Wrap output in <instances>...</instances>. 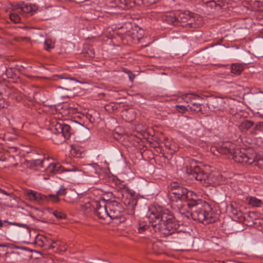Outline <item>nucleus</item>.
Here are the masks:
<instances>
[{
	"instance_id": "1",
	"label": "nucleus",
	"mask_w": 263,
	"mask_h": 263,
	"mask_svg": "<svg viewBox=\"0 0 263 263\" xmlns=\"http://www.w3.org/2000/svg\"><path fill=\"white\" fill-rule=\"evenodd\" d=\"M146 217L154 231L165 236L174 233L179 228V224L172 213L161 206H151Z\"/></svg>"
},
{
	"instance_id": "2",
	"label": "nucleus",
	"mask_w": 263,
	"mask_h": 263,
	"mask_svg": "<svg viewBox=\"0 0 263 263\" xmlns=\"http://www.w3.org/2000/svg\"><path fill=\"white\" fill-rule=\"evenodd\" d=\"M188 205L191 206V216L194 220L205 224L215 221L214 214L208 203L198 202L195 204Z\"/></svg>"
},
{
	"instance_id": "3",
	"label": "nucleus",
	"mask_w": 263,
	"mask_h": 263,
	"mask_svg": "<svg viewBox=\"0 0 263 263\" xmlns=\"http://www.w3.org/2000/svg\"><path fill=\"white\" fill-rule=\"evenodd\" d=\"M35 5L29 3H22L12 6L9 17L15 23L21 22L22 17L33 15L37 10Z\"/></svg>"
},
{
	"instance_id": "4",
	"label": "nucleus",
	"mask_w": 263,
	"mask_h": 263,
	"mask_svg": "<svg viewBox=\"0 0 263 263\" xmlns=\"http://www.w3.org/2000/svg\"><path fill=\"white\" fill-rule=\"evenodd\" d=\"M234 160L239 163H245L249 164H254L255 165H261L263 163V159L256 155V153L251 151L247 153L240 152L234 156Z\"/></svg>"
},
{
	"instance_id": "5",
	"label": "nucleus",
	"mask_w": 263,
	"mask_h": 263,
	"mask_svg": "<svg viewBox=\"0 0 263 263\" xmlns=\"http://www.w3.org/2000/svg\"><path fill=\"white\" fill-rule=\"evenodd\" d=\"M83 170L87 177L86 181L88 183L94 184L99 181L101 168L98 164L97 163L85 164L84 165Z\"/></svg>"
},
{
	"instance_id": "6",
	"label": "nucleus",
	"mask_w": 263,
	"mask_h": 263,
	"mask_svg": "<svg viewBox=\"0 0 263 263\" xmlns=\"http://www.w3.org/2000/svg\"><path fill=\"white\" fill-rule=\"evenodd\" d=\"M90 206L95 210V214L99 218L105 219L108 217V208L107 202L104 200L101 201L95 200L88 202L85 206L86 208H89Z\"/></svg>"
},
{
	"instance_id": "7",
	"label": "nucleus",
	"mask_w": 263,
	"mask_h": 263,
	"mask_svg": "<svg viewBox=\"0 0 263 263\" xmlns=\"http://www.w3.org/2000/svg\"><path fill=\"white\" fill-rule=\"evenodd\" d=\"M186 174L188 175L190 179H195L202 184H205L208 174L203 171H201L199 167H197L195 164L192 165L191 168L186 169Z\"/></svg>"
},
{
	"instance_id": "8",
	"label": "nucleus",
	"mask_w": 263,
	"mask_h": 263,
	"mask_svg": "<svg viewBox=\"0 0 263 263\" xmlns=\"http://www.w3.org/2000/svg\"><path fill=\"white\" fill-rule=\"evenodd\" d=\"M182 99L187 103L190 108L196 112H199L202 109V104L199 102H194V100H200L202 98L198 95L194 93H185L181 95Z\"/></svg>"
},
{
	"instance_id": "9",
	"label": "nucleus",
	"mask_w": 263,
	"mask_h": 263,
	"mask_svg": "<svg viewBox=\"0 0 263 263\" xmlns=\"http://www.w3.org/2000/svg\"><path fill=\"white\" fill-rule=\"evenodd\" d=\"M45 168L48 173L53 174H60L63 172H76L78 171V169L74 167H72L71 168L64 169L62 167L61 165L59 163L54 162L51 159H50V160L48 161V164H47Z\"/></svg>"
},
{
	"instance_id": "10",
	"label": "nucleus",
	"mask_w": 263,
	"mask_h": 263,
	"mask_svg": "<svg viewBox=\"0 0 263 263\" xmlns=\"http://www.w3.org/2000/svg\"><path fill=\"white\" fill-rule=\"evenodd\" d=\"M170 196L171 198H175L180 200H185L187 190L182 186L178 185L176 183H173L170 185Z\"/></svg>"
},
{
	"instance_id": "11",
	"label": "nucleus",
	"mask_w": 263,
	"mask_h": 263,
	"mask_svg": "<svg viewBox=\"0 0 263 263\" xmlns=\"http://www.w3.org/2000/svg\"><path fill=\"white\" fill-rule=\"evenodd\" d=\"M108 216L111 219H117L120 217L123 209L116 201H107Z\"/></svg>"
},
{
	"instance_id": "12",
	"label": "nucleus",
	"mask_w": 263,
	"mask_h": 263,
	"mask_svg": "<svg viewBox=\"0 0 263 263\" xmlns=\"http://www.w3.org/2000/svg\"><path fill=\"white\" fill-rule=\"evenodd\" d=\"M35 241L37 246L41 247H44L45 249L54 248L55 246L54 244L56 243V241L43 235H37Z\"/></svg>"
},
{
	"instance_id": "13",
	"label": "nucleus",
	"mask_w": 263,
	"mask_h": 263,
	"mask_svg": "<svg viewBox=\"0 0 263 263\" xmlns=\"http://www.w3.org/2000/svg\"><path fill=\"white\" fill-rule=\"evenodd\" d=\"M55 128L58 133L62 134L64 140L70 138L71 134V128L68 124L59 122L55 124Z\"/></svg>"
},
{
	"instance_id": "14",
	"label": "nucleus",
	"mask_w": 263,
	"mask_h": 263,
	"mask_svg": "<svg viewBox=\"0 0 263 263\" xmlns=\"http://www.w3.org/2000/svg\"><path fill=\"white\" fill-rule=\"evenodd\" d=\"M58 79L57 80H65V83L64 84L65 85V87L59 86L58 88L59 89V91L61 90H65V91H71L72 88H73L72 83H80L81 84L84 83L82 82H80L79 81L73 78H68L67 77H64L62 75H58L57 76Z\"/></svg>"
},
{
	"instance_id": "15",
	"label": "nucleus",
	"mask_w": 263,
	"mask_h": 263,
	"mask_svg": "<svg viewBox=\"0 0 263 263\" xmlns=\"http://www.w3.org/2000/svg\"><path fill=\"white\" fill-rule=\"evenodd\" d=\"M178 22H187L188 24H192L194 21L193 14L189 11H177Z\"/></svg>"
},
{
	"instance_id": "16",
	"label": "nucleus",
	"mask_w": 263,
	"mask_h": 263,
	"mask_svg": "<svg viewBox=\"0 0 263 263\" xmlns=\"http://www.w3.org/2000/svg\"><path fill=\"white\" fill-rule=\"evenodd\" d=\"M27 194L31 201L37 202H40L47 198L46 196L42 195L40 193L32 190H28Z\"/></svg>"
},
{
	"instance_id": "17",
	"label": "nucleus",
	"mask_w": 263,
	"mask_h": 263,
	"mask_svg": "<svg viewBox=\"0 0 263 263\" xmlns=\"http://www.w3.org/2000/svg\"><path fill=\"white\" fill-rule=\"evenodd\" d=\"M50 160V158H44L42 159H37L35 160H32L30 161V166L31 167H36L40 166L41 167L45 168L46 167L47 164H48V161Z\"/></svg>"
},
{
	"instance_id": "18",
	"label": "nucleus",
	"mask_w": 263,
	"mask_h": 263,
	"mask_svg": "<svg viewBox=\"0 0 263 263\" xmlns=\"http://www.w3.org/2000/svg\"><path fill=\"white\" fill-rule=\"evenodd\" d=\"M220 183L218 175L215 173H211L208 175L205 185L210 184L216 185Z\"/></svg>"
},
{
	"instance_id": "19",
	"label": "nucleus",
	"mask_w": 263,
	"mask_h": 263,
	"mask_svg": "<svg viewBox=\"0 0 263 263\" xmlns=\"http://www.w3.org/2000/svg\"><path fill=\"white\" fill-rule=\"evenodd\" d=\"M248 204L253 207H260L262 204L261 200L253 196H248L246 198Z\"/></svg>"
},
{
	"instance_id": "20",
	"label": "nucleus",
	"mask_w": 263,
	"mask_h": 263,
	"mask_svg": "<svg viewBox=\"0 0 263 263\" xmlns=\"http://www.w3.org/2000/svg\"><path fill=\"white\" fill-rule=\"evenodd\" d=\"M244 66L241 64H232L231 66V71L235 75H239L243 71Z\"/></svg>"
},
{
	"instance_id": "21",
	"label": "nucleus",
	"mask_w": 263,
	"mask_h": 263,
	"mask_svg": "<svg viewBox=\"0 0 263 263\" xmlns=\"http://www.w3.org/2000/svg\"><path fill=\"white\" fill-rule=\"evenodd\" d=\"M201 196L193 191L187 190V193L186 195L185 200H192L198 201L200 200Z\"/></svg>"
},
{
	"instance_id": "22",
	"label": "nucleus",
	"mask_w": 263,
	"mask_h": 263,
	"mask_svg": "<svg viewBox=\"0 0 263 263\" xmlns=\"http://www.w3.org/2000/svg\"><path fill=\"white\" fill-rule=\"evenodd\" d=\"M253 125V123L249 120H245L241 122L239 125V128L242 130H247L250 128Z\"/></svg>"
},
{
	"instance_id": "23",
	"label": "nucleus",
	"mask_w": 263,
	"mask_h": 263,
	"mask_svg": "<svg viewBox=\"0 0 263 263\" xmlns=\"http://www.w3.org/2000/svg\"><path fill=\"white\" fill-rule=\"evenodd\" d=\"M148 225L145 221H140L139 222L137 229L139 233H142L148 229Z\"/></svg>"
},
{
	"instance_id": "24",
	"label": "nucleus",
	"mask_w": 263,
	"mask_h": 263,
	"mask_svg": "<svg viewBox=\"0 0 263 263\" xmlns=\"http://www.w3.org/2000/svg\"><path fill=\"white\" fill-rule=\"evenodd\" d=\"M44 47L45 50H49L54 47V42L50 39H46L44 41Z\"/></svg>"
},
{
	"instance_id": "25",
	"label": "nucleus",
	"mask_w": 263,
	"mask_h": 263,
	"mask_svg": "<svg viewBox=\"0 0 263 263\" xmlns=\"http://www.w3.org/2000/svg\"><path fill=\"white\" fill-rule=\"evenodd\" d=\"M231 144L229 142H224L222 145V148H225L226 149H221V151L219 152L221 153L226 154L227 153H232L233 152V148L230 147Z\"/></svg>"
},
{
	"instance_id": "26",
	"label": "nucleus",
	"mask_w": 263,
	"mask_h": 263,
	"mask_svg": "<svg viewBox=\"0 0 263 263\" xmlns=\"http://www.w3.org/2000/svg\"><path fill=\"white\" fill-rule=\"evenodd\" d=\"M166 21L170 24H174L178 21L177 12L175 14H170L166 16Z\"/></svg>"
},
{
	"instance_id": "27",
	"label": "nucleus",
	"mask_w": 263,
	"mask_h": 263,
	"mask_svg": "<svg viewBox=\"0 0 263 263\" xmlns=\"http://www.w3.org/2000/svg\"><path fill=\"white\" fill-rule=\"evenodd\" d=\"M71 154L76 157L79 158L81 157L82 154L80 151V148L79 147H74L71 150Z\"/></svg>"
},
{
	"instance_id": "28",
	"label": "nucleus",
	"mask_w": 263,
	"mask_h": 263,
	"mask_svg": "<svg viewBox=\"0 0 263 263\" xmlns=\"http://www.w3.org/2000/svg\"><path fill=\"white\" fill-rule=\"evenodd\" d=\"M57 246L60 252H64L67 249L66 245L62 242H56Z\"/></svg>"
},
{
	"instance_id": "29",
	"label": "nucleus",
	"mask_w": 263,
	"mask_h": 263,
	"mask_svg": "<svg viewBox=\"0 0 263 263\" xmlns=\"http://www.w3.org/2000/svg\"><path fill=\"white\" fill-rule=\"evenodd\" d=\"M175 109L179 112L183 114L187 110V107L184 105H177L175 106Z\"/></svg>"
},
{
	"instance_id": "30",
	"label": "nucleus",
	"mask_w": 263,
	"mask_h": 263,
	"mask_svg": "<svg viewBox=\"0 0 263 263\" xmlns=\"http://www.w3.org/2000/svg\"><path fill=\"white\" fill-rule=\"evenodd\" d=\"M66 189L62 185L60 186V189L57 192V195L59 196H64L66 194Z\"/></svg>"
},
{
	"instance_id": "31",
	"label": "nucleus",
	"mask_w": 263,
	"mask_h": 263,
	"mask_svg": "<svg viewBox=\"0 0 263 263\" xmlns=\"http://www.w3.org/2000/svg\"><path fill=\"white\" fill-rule=\"evenodd\" d=\"M54 216L58 219H61L65 217V215L61 212L55 211L53 212Z\"/></svg>"
},
{
	"instance_id": "32",
	"label": "nucleus",
	"mask_w": 263,
	"mask_h": 263,
	"mask_svg": "<svg viewBox=\"0 0 263 263\" xmlns=\"http://www.w3.org/2000/svg\"><path fill=\"white\" fill-rule=\"evenodd\" d=\"M144 35V30L142 29L139 28L137 30L136 37L138 40H139L142 38Z\"/></svg>"
},
{
	"instance_id": "33",
	"label": "nucleus",
	"mask_w": 263,
	"mask_h": 263,
	"mask_svg": "<svg viewBox=\"0 0 263 263\" xmlns=\"http://www.w3.org/2000/svg\"><path fill=\"white\" fill-rule=\"evenodd\" d=\"M48 196L51 198V200L53 202L57 203L60 200V199L57 195H49Z\"/></svg>"
},
{
	"instance_id": "34",
	"label": "nucleus",
	"mask_w": 263,
	"mask_h": 263,
	"mask_svg": "<svg viewBox=\"0 0 263 263\" xmlns=\"http://www.w3.org/2000/svg\"><path fill=\"white\" fill-rule=\"evenodd\" d=\"M160 245V242H154V243H153L152 248H153V249L154 250V252L155 253H158L157 251V248L159 247Z\"/></svg>"
},
{
	"instance_id": "35",
	"label": "nucleus",
	"mask_w": 263,
	"mask_h": 263,
	"mask_svg": "<svg viewBox=\"0 0 263 263\" xmlns=\"http://www.w3.org/2000/svg\"><path fill=\"white\" fill-rule=\"evenodd\" d=\"M159 0H142L144 3L147 4L148 5H153L156 3Z\"/></svg>"
},
{
	"instance_id": "36",
	"label": "nucleus",
	"mask_w": 263,
	"mask_h": 263,
	"mask_svg": "<svg viewBox=\"0 0 263 263\" xmlns=\"http://www.w3.org/2000/svg\"><path fill=\"white\" fill-rule=\"evenodd\" d=\"M16 226L20 227H24V228H25L27 226V225L26 224H23V223H17V222H16Z\"/></svg>"
},
{
	"instance_id": "37",
	"label": "nucleus",
	"mask_w": 263,
	"mask_h": 263,
	"mask_svg": "<svg viewBox=\"0 0 263 263\" xmlns=\"http://www.w3.org/2000/svg\"><path fill=\"white\" fill-rule=\"evenodd\" d=\"M128 76L129 79L132 81H133L135 78V76L130 72H129Z\"/></svg>"
},
{
	"instance_id": "38",
	"label": "nucleus",
	"mask_w": 263,
	"mask_h": 263,
	"mask_svg": "<svg viewBox=\"0 0 263 263\" xmlns=\"http://www.w3.org/2000/svg\"><path fill=\"white\" fill-rule=\"evenodd\" d=\"M0 192L5 194V195H8V194L4 190L0 189Z\"/></svg>"
},
{
	"instance_id": "39",
	"label": "nucleus",
	"mask_w": 263,
	"mask_h": 263,
	"mask_svg": "<svg viewBox=\"0 0 263 263\" xmlns=\"http://www.w3.org/2000/svg\"><path fill=\"white\" fill-rule=\"evenodd\" d=\"M68 97V95L66 94V93L62 94L61 96V97H62V98H65V97Z\"/></svg>"
},
{
	"instance_id": "40",
	"label": "nucleus",
	"mask_w": 263,
	"mask_h": 263,
	"mask_svg": "<svg viewBox=\"0 0 263 263\" xmlns=\"http://www.w3.org/2000/svg\"><path fill=\"white\" fill-rule=\"evenodd\" d=\"M8 223L10 224L16 226V222H9Z\"/></svg>"
},
{
	"instance_id": "41",
	"label": "nucleus",
	"mask_w": 263,
	"mask_h": 263,
	"mask_svg": "<svg viewBox=\"0 0 263 263\" xmlns=\"http://www.w3.org/2000/svg\"><path fill=\"white\" fill-rule=\"evenodd\" d=\"M3 226V222L1 219H0V227H2Z\"/></svg>"
},
{
	"instance_id": "42",
	"label": "nucleus",
	"mask_w": 263,
	"mask_h": 263,
	"mask_svg": "<svg viewBox=\"0 0 263 263\" xmlns=\"http://www.w3.org/2000/svg\"><path fill=\"white\" fill-rule=\"evenodd\" d=\"M66 201H67V202H70V203H73V202H74V201H67V200H66Z\"/></svg>"
},
{
	"instance_id": "43",
	"label": "nucleus",
	"mask_w": 263,
	"mask_h": 263,
	"mask_svg": "<svg viewBox=\"0 0 263 263\" xmlns=\"http://www.w3.org/2000/svg\"><path fill=\"white\" fill-rule=\"evenodd\" d=\"M136 205V203H134V204L132 205V209H134V205Z\"/></svg>"
},
{
	"instance_id": "44",
	"label": "nucleus",
	"mask_w": 263,
	"mask_h": 263,
	"mask_svg": "<svg viewBox=\"0 0 263 263\" xmlns=\"http://www.w3.org/2000/svg\"><path fill=\"white\" fill-rule=\"evenodd\" d=\"M38 36L40 37H43V36L42 35H39Z\"/></svg>"
},
{
	"instance_id": "45",
	"label": "nucleus",
	"mask_w": 263,
	"mask_h": 263,
	"mask_svg": "<svg viewBox=\"0 0 263 263\" xmlns=\"http://www.w3.org/2000/svg\"><path fill=\"white\" fill-rule=\"evenodd\" d=\"M133 34L134 35H135V32L134 31V32H133Z\"/></svg>"
},
{
	"instance_id": "46",
	"label": "nucleus",
	"mask_w": 263,
	"mask_h": 263,
	"mask_svg": "<svg viewBox=\"0 0 263 263\" xmlns=\"http://www.w3.org/2000/svg\"><path fill=\"white\" fill-rule=\"evenodd\" d=\"M5 70H6V71H7V68L5 67Z\"/></svg>"
}]
</instances>
